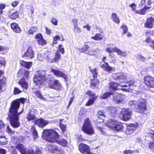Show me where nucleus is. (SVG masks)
Returning <instances> with one entry per match:
<instances>
[{"label":"nucleus","instance_id":"obj_45","mask_svg":"<svg viewBox=\"0 0 154 154\" xmlns=\"http://www.w3.org/2000/svg\"><path fill=\"white\" fill-rule=\"evenodd\" d=\"M97 120H95V122L96 124H98L103 122V118H101L100 116H97Z\"/></svg>","mask_w":154,"mask_h":154},{"label":"nucleus","instance_id":"obj_26","mask_svg":"<svg viewBox=\"0 0 154 154\" xmlns=\"http://www.w3.org/2000/svg\"><path fill=\"white\" fill-rule=\"evenodd\" d=\"M11 26L12 29L15 32L20 33L21 32V29L17 23H11Z\"/></svg>","mask_w":154,"mask_h":154},{"label":"nucleus","instance_id":"obj_35","mask_svg":"<svg viewBox=\"0 0 154 154\" xmlns=\"http://www.w3.org/2000/svg\"><path fill=\"white\" fill-rule=\"evenodd\" d=\"M61 57V56L59 51H57L55 53L54 57L53 59L54 63L57 62L60 59Z\"/></svg>","mask_w":154,"mask_h":154},{"label":"nucleus","instance_id":"obj_25","mask_svg":"<svg viewBox=\"0 0 154 154\" xmlns=\"http://www.w3.org/2000/svg\"><path fill=\"white\" fill-rule=\"evenodd\" d=\"M16 148L20 152L21 154H25L26 151V147L23 145L19 143L16 146Z\"/></svg>","mask_w":154,"mask_h":154},{"label":"nucleus","instance_id":"obj_17","mask_svg":"<svg viewBox=\"0 0 154 154\" xmlns=\"http://www.w3.org/2000/svg\"><path fill=\"white\" fill-rule=\"evenodd\" d=\"M51 71L57 77L63 78L66 81H68L69 80V78L67 75L62 72L53 69H51Z\"/></svg>","mask_w":154,"mask_h":154},{"label":"nucleus","instance_id":"obj_37","mask_svg":"<svg viewBox=\"0 0 154 154\" xmlns=\"http://www.w3.org/2000/svg\"><path fill=\"white\" fill-rule=\"evenodd\" d=\"M36 118V117L35 115H34L33 114L30 112L27 115V119L28 121L35 120Z\"/></svg>","mask_w":154,"mask_h":154},{"label":"nucleus","instance_id":"obj_40","mask_svg":"<svg viewBox=\"0 0 154 154\" xmlns=\"http://www.w3.org/2000/svg\"><path fill=\"white\" fill-rule=\"evenodd\" d=\"M19 17V14L17 11L12 13L9 16V17L12 19H15Z\"/></svg>","mask_w":154,"mask_h":154},{"label":"nucleus","instance_id":"obj_28","mask_svg":"<svg viewBox=\"0 0 154 154\" xmlns=\"http://www.w3.org/2000/svg\"><path fill=\"white\" fill-rule=\"evenodd\" d=\"M18 84L24 89L27 90L28 88V83L25 80L24 78H23L20 80Z\"/></svg>","mask_w":154,"mask_h":154},{"label":"nucleus","instance_id":"obj_1","mask_svg":"<svg viewBox=\"0 0 154 154\" xmlns=\"http://www.w3.org/2000/svg\"><path fill=\"white\" fill-rule=\"evenodd\" d=\"M25 100V99L21 98L20 101L17 100L13 101L11 103L8 117L11 125L14 128H17L20 125V123L19 121L18 115L22 113L23 110L19 112H18L17 110L19 108L20 102L23 104Z\"/></svg>","mask_w":154,"mask_h":154},{"label":"nucleus","instance_id":"obj_56","mask_svg":"<svg viewBox=\"0 0 154 154\" xmlns=\"http://www.w3.org/2000/svg\"><path fill=\"white\" fill-rule=\"evenodd\" d=\"M89 48V46L88 45L86 44L84 45L82 49V51L85 52L87 51Z\"/></svg>","mask_w":154,"mask_h":154},{"label":"nucleus","instance_id":"obj_54","mask_svg":"<svg viewBox=\"0 0 154 154\" xmlns=\"http://www.w3.org/2000/svg\"><path fill=\"white\" fill-rule=\"evenodd\" d=\"M58 51H60L62 54H63L64 53V49L61 45H59Z\"/></svg>","mask_w":154,"mask_h":154},{"label":"nucleus","instance_id":"obj_61","mask_svg":"<svg viewBox=\"0 0 154 154\" xmlns=\"http://www.w3.org/2000/svg\"><path fill=\"white\" fill-rule=\"evenodd\" d=\"M6 131L8 133L11 134H13L14 133V131H13L10 128L9 126L8 125L7 126V128L6 129Z\"/></svg>","mask_w":154,"mask_h":154},{"label":"nucleus","instance_id":"obj_9","mask_svg":"<svg viewBox=\"0 0 154 154\" xmlns=\"http://www.w3.org/2000/svg\"><path fill=\"white\" fill-rule=\"evenodd\" d=\"M48 149L51 152L56 154H66L64 150L56 145H50Z\"/></svg>","mask_w":154,"mask_h":154},{"label":"nucleus","instance_id":"obj_13","mask_svg":"<svg viewBox=\"0 0 154 154\" xmlns=\"http://www.w3.org/2000/svg\"><path fill=\"white\" fill-rule=\"evenodd\" d=\"M122 119L124 121L128 120L131 118L132 113L131 111L128 109H123L121 112Z\"/></svg>","mask_w":154,"mask_h":154},{"label":"nucleus","instance_id":"obj_36","mask_svg":"<svg viewBox=\"0 0 154 154\" xmlns=\"http://www.w3.org/2000/svg\"><path fill=\"white\" fill-rule=\"evenodd\" d=\"M112 94V92H106L103 94L100 97L101 98L105 99L109 97L110 95Z\"/></svg>","mask_w":154,"mask_h":154},{"label":"nucleus","instance_id":"obj_21","mask_svg":"<svg viewBox=\"0 0 154 154\" xmlns=\"http://www.w3.org/2000/svg\"><path fill=\"white\" fill-rule=\"evenodd\" d=\"M154 23V19L153 18L150 17L147 18L145 23V26L148 28H152L153 27Z\"/></svg>","mask_w":154,"mask_h":154},{"label":"nucleus","instance_id":"obj_5","mask_svg":"<svg viewBox=\"0 0 154 154\" xmlns=\"http://www.w3.org/2000/svg\"><path fill=\"white\" fill-rule=\"evenodd\" d=\"M106 125L109 128L116 131L122 130L123 128V126L121 122L112 119L108 120Z\"/></svg>","mask_w":154,"mask_h":154},{"label":"nucleus","instance_id":"obj_10","mask_svg":"<svg viewBox=\"0 0 154 154\" xmlns=\"http://www.w3.org/2000/svg\"><path fill=\"white\" fill-rule=\"evenodd\" d=\"M51 121H49L41 118L36 120L34 123L39 127L43 128L47 125L51 123Z\"/></svg>","mask_w":154,"mask_h":154},{"label":"nucleus","instance_id":"obj_41","mask_svg":"<svg viewBox=\"0 0 154 154\" xmlns=\"http://www.w3.org/2000/svg\"><path fill=\"white\" fill-rule=\"evenodd\" d=\"M137 58L140 60L141 61L145 62L147 60H148L149 58L145 57L141 54H138L137 56Z\"/></svg>","mask_w":154,"mask_h":154},{"label":"nucleus","instance_id":"obj_55","mask_svg":"<svg viewBox=\"0 0 154 154\" xmlns=\"http://www.w3.org/2000/svg\"><path fill=\"white\" fill-rule=\"evenodd\" d=\"M135 150H125L124 151V153L125 154H132L135 152Z\"/></svg>","mask_w":154,"mask_h":154},{"label":"nucleus","instance_id":"obj_22","mask_svg":"<svg viewBox=\"0 0 154 154\" xmlns=\"http://www.w3.org/2000/svg\"><path fill=\"white\" fill-rule=\"evenodd\" d=\"M35 38L39 45H43L46 44V41L43 39L42 35L40 33L37 35Z\"/></svg>","mask_w":154,"mask_h":154},{"label":"nucleus","instance_id":"obj_3","mask_svg":"<svg viewBox=\"0 0 154 154\" xmlns=\"http://www.w3.org/2000/svg\"><path fill=\"white\" fill-rule=\"evenodd\" d=\"M43 136L45 137V139L48 142H57L58 144L64 147H66L68 145V142L66 140L62 139L60 140H58L59 135L54 130H44L43 131Z\"/></svg>","mask_w":154,"mask_h":154},{"label":"nucleus","instance_id":"obj_46","mask_svg":"<svg viewBox=\"0 0 154 154\" xmlns=\"http://www.w3.org/2000/svg\"><path fill=\"white\" fill-rule=\"evenodd\" d=\"M37 30L36 27H31L29 30V32L30 34H32L36 32Z\"/></svg>","mask_w":154,"mask_h":154},{"label":"nucleus","instance_id":"obj_33","mask_svg":"<svg viewBox=\"0 0 154 154\" xmlns=\"http://www.w3.org/2000/svg\"><path fill=\"white\" fill-rule=\"evenodd\" d=\"M111 17L114 21L117 23H119L120 20L117 14L116 13H113L111 15Z\"/></svg>","mask_w":154,"mask_h":154},{"label":"nucleus","instance_id":"obj_29","mask_svg":"<svg viewBox=\"0 0 154 154\" xmlns=\"http://www.w3.org/2000/svg\"><path fill=\"white\" fill-rule=\"evenodd\" d=\"M41 151L39 149L37 148L35 151L32 149L27 150L25 154H41Z\"/></svg>","mask_w":154,"mask_h":154},{"label":"nucleus","instance_id":"obj_34","mask_svg":"<svg viewBox=\"0 0 154 154\" xmlns=\"http://www.w3.org/2000/svg\"><path fill=\"white\" fill-rule=\"evenodd\" d=\"M21 73L23 74L26 78H27L28 77L29 72L28 70H25L23 69H20L18 71V74L21 75Z\"/></svg>","mask_w":154,"mask_h":154},{"label":"nucleus","instance_id":"obj_52","mask_svg":"<svg viewBox=\"0 0 154 154\" xmlns=\"http://www.w3.org/2000/svg\"><path fill=\"white\" fill-rule=\"evenodd\" d=\"M59 126L62 129V131L63 133H64L66 130V125L64 124H63L60 123L59 124Z\"/></svg>","mask_w":154,"mask_h":154},{"label":"nucleus","instance_id":"obj_20","mask_svg":"<svg viewBox=\"0 0 154 154\" xmlns=\"http://www.w3.org/2000/svg\"><path fill=\"white\" fill-rule=\"evenodd\" d=\"M79 150L83 154H88L90 151L89 147L84 144H81L79 145Z\"/></svg>","mask_w":154,"mask_h":154},{"label":"nucleus","instance_id":"obj_63","mask_svg":"<svg viewBox=\"0 0 154 154\" xmlns=\"http://www.w3.org/2000/svg\"><path fill=\"white\" fill-rule=\"evenodd\" d=\"M29 112L33 114L34 115H35V116L38 113L37 111L35 109H32L30 110Z\"/></svg>","mask_w":154,"mask_h":154},{"label":"nucleus","instance_id":"obj_57","mask_svg":"<svg viewBox=\"0 0 154 154\" xmlns=\"http://www.w3.org/2000/svg\"><path fill=\"white\" fill-rule=\"evenodd\" d=\"M153 41H152L151 38L149 37L147 38L145 40L146 42L149 44V46L151 45V43Z\"/></svg>","mask_w":154,"mask_h":154},{"label":"nucleus","instance_id":"obj_53","mask_svg":"<svg viewBox=\"0 0 154 154\" xmlns=\"http://www.w3.org/2000/svg\"><path fill=\"white\" fill-rule=\"evenodd\" d=\"M74 27V30H75L77 28V20L76 19H73L72 21Z\"/></svg>","mask_w":154,"mask_h":154},{"label":"nucleus","instance_id":"obj_4","mask_svg":"<svg viewBox=\"0 0 154 154\" xmlns=\"http://www.w3.org/2000/svg\"><path fill=\"white\" fill-rule=\"evenodd\" d=\"M48 79L45 71L43 70H39L35 72L33 81L37 85L40 87Z\"/></svg>","mask_w":154,"mask_h":154},{"label":"nucleus","instance_id":"obj_51","mask_svg":"<svg viewBox=\"0 0 154 154\" xmlns=\"http://www.w3.org/2000/svg\"><path fill=\"white\" fill-rule=\"evenodd\" d=\"M97 116H100L101 118H103L105 115L103 111H100L98 112Z\"/></svg>","mask_w":154,"mask_h":154},{"label":"nucleus","instance_id":"obj_58","mask_svg":"<svg viewBox=\"0 0 154 154\" xmlns=\"http://www.w3.org/2000/svg\"><path fill=\"white\" fill-rule=\"evenodd\" d=\"M51 23L54 25H57V19L54 17H52L51 21Z\"/></svg>","mask_w":154,"mask_h":154},{"label":"nucleus","instance_id":"obj_24","mask_svg":"<svg viewBox=\"0 0 154 154\" xmlns=\"http://www.w3.org/2000/svg\"><path fill=\"white\" fill-rule=\"evenodd\" d=\"M149 135L151 137L152 140V141H150L149 147L150 149L154 152V131H151L149 133Z\"/></svg>","mask_w":154,"mask_h":154},{"label":"nucleus","instance_id":"obj_11","mask_svg":"<svg viewBox=\"0 0 154 154\" xmlns=\"http://www.w3.org/2000/svg\"><path fill=\"white\" fill-rule=\"evenodd\" d=\"M125 98L126 96L125 95L116 93L113 94V99L115 103H123Z\"/></svg>","mask_w":154,"mask_h":154},{"label":"nucleus","instance_id":"obj_64","mask_svg":"<svg viewBox=\"0 0 154 154\" xmlns=\"http://www.w3.org/2000/svg\"><path fill=\"white\" fill-rule=\"evenodd\" d=\"M98 83V81L97 80V82L96 83L94 82H92L91 83V85L93 86V88H94V87H96L97 85V84Z\"/></svg>","mask_w":154,"mask_h":154},{"label":"nucleus","instance_id":"obj_18","mask_svg":"<svg viewBox=\"0 0 154 154\" xmlns=\"http://www.w3.org/2000/svg\"><path fill=\"white\" fill-rule=\"evenodd\" d=\"M137 125V124H130L127 125L125 133L127 135L132 134L136 129Z\"/></svg>","mask_w":154,"mask_h":154},{"label":"nucleus","instance_id":"obj_42","mask_svg":"<svg viewBox=\"0 0 154 154\" xmlns=\"http://www.w3.org/2000/svg\"><path fill=\"white\" fill-rule=\"evenodd\" d=\"M8 141V140L5 137H0V144L5 145L6 143Z\"/></svg>","mask_w":154,"mask_h":154},{"label":"nucleus","instance_id":"obj_15","mask_svg":"<svg viewBox=\"0 0 154 154\" xmlns=\"http://www.w3.org/2000/svg\"><path fill=\"white\" fill-rule=\"evenodd\" d=\"M86 94L88 95L90 97V98L86 104V106H90L94 103L95 101L96 100L97 97L91 91H88Z\"/></svg>","mask_w":154,"mask_h":154},{"label":"nucleus","instance_id":"obj_62","mask_svg":"<svg viewBox=\"0 0 154 154\" xmlns=\"http://www.w3.org/2000/svg\"><path fill=\"white\" fill-rule=\"evenodd\" d=\"M130 7H131L132 8V10L133 11H135H135H136L135 10V6L136 5L135 4L133 3L132 4H131L130 5Z\"/></svg>","mask_w":154,"mask_h":154},{"label":"nucleus","instance_id":"obj_60","mask_svg":"<svg viewBox=\"0 0 154 154\" xmlns=\"http://www.w3.org/2000/svg\"><path fill=\"white\" fill-rule=\"evenodd\" d=\"M60 37L58 35L56 36L54 38V41L53 43L54 44L57 43V40H59L60 39Z\"/></svg>","mask_w":154,"mask_h":154},{"label":"nucleus","instance_id":"obj_19","mask_svg":"<svg viewBox=\"0 0 154 154\" xmlns=\"http://www.w3.org/2000/svg\"><path fill=\"white\" fill-rule=\"evenodd\" d=\"M144 81L146 85L149 87L154 88V78L149 76L145 77Z\"/></svg>","mask_w":154,"mask_h":154},{"label":"nucleus","instance_id":"obj_47","mask_svg":"<svg viewBox=\"0 0 154 154\" xmlns=\"http://www.w3.org/2000/svg\"><path fill=\"white\" fill-rule=\"evenodd\" d=\"M36 96L39 98L43 100H45V99L41 94L40 93L39 91H36L35 93Z\"/></svg>","mask_w":154,"mask_h":154},{"label":"nucleus","instance_id":"obj_23","mask_svg":"<svg viewBox=\"0 0 154 154\" xmlns=\"http://www.w3.org/2000/svg\"><path fill=\"white\" fill-rule=\"evenodd\" d=\"M151 8L150 7H148L145 6L144 8L138 10H136L135 13L140 15H144L148 10Z\"/></svg>","mask_w":154,"mask_h":154},{"label":"nucleus","instance_id":"obj_38","mask_svg":"<svg viewBox=\"0 0 154 154\" xmlns=\"http://www.w3.org/2000/svg\"><path fill=\"white\" fill-rule=\"evenodd\" d=\"M97 49H90L86 54L89 55H93L95 53H97Z\"/></svg>","mask_w":154,"mask_h":154},{"label":"nucleus","instance_id":"obj_16","mask_svg":"<svg viewBox=\"0 0 154 154\" xmlns=\"http://www.w3.org/2000/svg\"><path fill=\"white\" fill-rule=\"evenodd\" d=\"M35 53L32 50V47H29L25 53L23 55V57L27 59H31L34 57Z\"/></svg>","mask_w":154,"mask_h":154},{"label":"nucleus","instance_id":"obj_50","mask_svg":"<svg viewBox=\"0 0 154 154\" xmlns=\"http://www.w3.org/2000/svg\"><path fill=\"white\" fill-rule=\"evenodd\" d=\"M136 102L134 100H131L129 102V105H130L132 106H134L135 109L136 108L137 105L136 104Z\"/></svg>","mask_w":154,"mask_h":154},{"label":"nucleus","instance_id":"obj_12","mask_svg":"<svg viewBox=\"0 0 154 154\" xmlns=\"http://www.w3.org/2000/svg\"><path fill=\"white\" fill-rule=\"evenodd\" d=\"M106 59V57H104L103 58L102 61L104 63V64L100 65L101 67L104 70L109 72L111 73L112 71H115V69L114 67L110 66L109 65L108 63H106L105 62Z\"/></svg>","mask_w":154,"mask_h":154},{"label":"nucleus","instance_id":"obj_14","mask_svg":"<svg viewBox=\"0 0 154 154\" xmlns=\"http://www.w3.org/2000/svg\"><path fill=\"white\" fill-rule=\"evenodd\" d=\"M136 111L139 112H143L146 109V104L144 100L139 101L137 105Z\"/></svg>","mask_w":154,"mask_h":154},{"label":"nucleus","instance_id":"obj_43","mask_svg":"<svg viewBox=\"0 0 154 154\" xmlns=\"http://www.w3.org/2000/svg\"><path fill=\"white\" fill-rule=\"evenodd\" d=\"M92 38L97 40H100L102 39V35L99 34H96L94 36L92 37Z\"/></svg>","mask_w":154,"mask_h":154},{"label":"nucleus","instance_id":"obj_2","mask_svg":"<svg viewBox=\"0 0 154 154\" xmlns=\"http://www.w3.org/2000/svg\"><path fill=\"white\" fill-rule=\"evenodd\" d=\"M113 79L116 80H119V83L111 82L109 84L110 90L115 91L117 89H122L125 91H129L128 90L132 89V87L134 82L132 81L130 82L125 83L126 76L123 73L120 74H114L112 75Z\"/></svg>","mask_w":154,"mask_h":154},{"label":"nucleus","instance_id":"obj_31","mask_svg":"<svg viewBox=\"0 0 154 154\" xmlns=\"http://www.w3.org/2000/svg\"><path fill=\"white\" fill-rule=\"evenodd\" d=\"M106 108L109 113L111 114L112 116H114L117 114V111L115 107L112 106H108Z\"/></svg>","mask_w":154,"mask_h":154},{"label":"nucleus","instance_id":"obj_49","mask_svg":"<svg viewBox=\"0 0 154 154\" xmlns=\"http://www.w3.org/2000/svg\"><path fill=\"white\" fill-rule=\"evenodd\" d=\"M22 91L20 90L17 88H14V94H17L21 93Z\"/></svg>","mask_w":154,"mask_h":154},{"label":"nucleus","instance_id":"obj_6","mask_svg":"<svg viewBox=\"0 0 154 154\" xmlns=\"http://www.w3.org/2000/svg\"><path fill=\"white\" fill-rule=\"evenodd\" d=\"M82 129L83 131L88 134H91L94 133V129L91 125L88 118L85 120Z\"/></svg>","mask_w":154,"mask_h":154},{"label":"nucleus","instance_id":"obj_39","mask_svg":"<svg viewBox=\"0 0 154 154\" xmlns=\"http://www.w3.org/2000/svg\"><path fill=\"white\" fill-rule=\"evenodd\" d=\"M6 79L5 77H3L2 80H0V91L2 90V88L4 85L6 84Z\"/></svg>","mask_w":154,"mask_h":154},{"label":"nucleus","instance_id":"obj_27","mask_svg":"<svg viewBox=\"0 0 154 154\" xmlns=\"http://www.w3.org/2000/svg\"><path fill=\"white\" fill-rule=\"evenodd\" d=\"M27 14L29 17H32L33 16L34 11V8L32 5H27Z\"/></svg>","mask_w":154,"mask_h":154},{"label":"nucleus","instance_id":"obj_48","mask_svg":"<svg viewBox=\"0 0 154 154\" xmlns=\"http://www.w3.org/2000/svg\"><path fill=\"white\" fill-rule=\"evenodd\" d=\"M121 28L123 31L122 34H125V33H127L128 30L127 27L125 25H122L121 27Z\"/></svg>","mask_w":154,"mask_h":154},{"label":"nucleus","instance_id":"obj_32","mask_svg":"<svg viewBox=\"0 0 154 154\" xmlns=\"http://www.w3.org/2000/svg\"><path fill=\"white\" fill-rule=\"evenodd\" d=\"M31 131L32 133L33 139L34 140H35L38 137V136L37 131H36L35 128L34 126L32 127Z\"/></svg>","mask_w":154,"mask_h":154},{"label":"nucleus","instance_id":"obj_44","mask_svg":"<svg viewBox=\"0 0 154 154\" xmlns=\"http://www.w3.org/2000/svg\"><path fill=\"white\" fill-rule=\"evenodd\" d=\"M90 71L93 74V76L94 79L97 77V70L96 69H90Z\"/></svg>","mask_w":154,"mask_h":154},{"label":"nucleus","instance_id":"obj_59","mask_svg":"<svg viewBox=\"0 0 154 154\" xmlns=\"http://www.w3.org/2000/svg\"><path fill=\"white\" fill-rule=\"evenodd\" d=\"M45 59L46 60L47 62H49L50 63H54L53 60V59H51V57H50V56H47L46 58Z\"/></svg>","mask_w":154,"mask_h":154},{"label":"nucleus","instance_id":"obj_7","mask_svg":"<svg viewBox=\"0 0 154 154\" xmlns=\"http://www.w3.org/2000/svg\"><path fill=\"white\" fill-rule=\"evenodd\" d=\"M48 82V86L51 88L59 90L62 87L60 83L58 80H49Z\"/></svg>","mask_w":154,"mask_h":154},{"label":"nucleus","instance_id":"obj_8","mask_svg":"<svg viewBox=\"0 0 154 154\" xmlns=\"http://www.w3.org/2000/svg\"><path fill=\"white\" fill-rule=\"evenodd\" d=\"M106 51L109 53L116 52L117 53V55H121L124 57L127 56V53L126 52L122 51L116 47L113 48L107 47L106 49Z\"/></svg>","mask_w":154,"mask_h":154},{"label":"nucleus","instance_id":"obj_30","mask_svg":"<svg viewBox=\"0 0 154 154\" xmlns=\"http://www.w3.org/2000/svg\"><path fill=\"white\" fill-rule=\"evenodd\" d=\"M20 63L22 66L29 69L32 66V63L31 62H26L23 60H20Z\"/></svg>","mask_w":154,"mask_h":154}]
</instances>
